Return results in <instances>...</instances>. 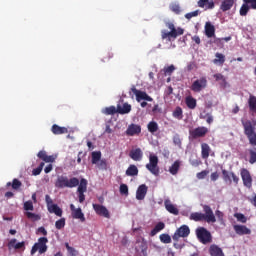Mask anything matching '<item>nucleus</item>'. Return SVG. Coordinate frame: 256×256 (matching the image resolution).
Segmentation results:
<instances>
[{
  "label": "nucleus",
  "mask_w": 256,
  "mask_h": 256,
  "mask_svg": "<svg viewBox=\"0 0 256 256\" xmlns=\"http://www.w3.org/2000/svg\"><path fill=\"white\" fill-rule=\"evenodd\" d=\"M204 214L201 212H193L190 214L189 219L190 221H206V223H217V218H215V214L213 213V209L211 206L204 205L203 206Z\"/></svg>",
  "instance_id": "f257e3e1"
},
{
  "label": "nucleus",
  "mask_w": 256,
  "mask_h": 256,
  "mask_svg": "<svg viewBox=\"0 0 256 256\" xmlns=\"http://www.w3.org/2000/svg\"><path fill=\"white\" fill-rule=\"evenodd\" d=\"M165 25L167 29H169V31H167L166 29L161 30V39L163 41H175V39L185 33V29L181 27L176 28L173 22H166Z\"/></svg>",
  "instance_id": "f03ea898"
},
{
  "label": "nucleus",
  "mask_w": 256,
  "mask_h": 256,
  "mask_svg": "<svg viewBox=\"0 0 256 256\" xmlns=\"http://www.w3.org/2000/svg\"><path fill=\"white\" fill-rule=\"evenodd\" d=\"M243 129H244V135H246L249 145L252 147H256V128L255 125H253V122L251 120H241Z\"/></svg>",
  "instance_id": "7ed1b4c3"
},
{
  "label": "nucleus",
  "mask_w": 256,
  "mask_h": 256,
  "mask_svg": "<svg viewBox=\"0 0 256 256\" xmlns=\"http://www.w3.org/2000/svg\"><path fill=\"white\" fill-rule=\"evenodd\" d=\"M79 180L77 177L67 178V176H59L55 182V187L58 189H65L67 187L68 189H73L75 187H78Z\"/></svg>",
  "instance_id": "20e7f679"
},
{
  "label": "nucleus",
  "mask_w": 256,
  "mask_h": 256,
  "mask_svg": "<svg viewBox=\"0 0 256 256\" xmlns=\"http://www.w3.org/2000/svg\"><path fill=\"white\" fill-rule=\"evenodd\" d=\"M47 243H49V239L47 237H40L38 239V242H36L30 251L31 255H35L38 251L40 255H43V253H47Z\"/></svg>",
  "instance_id": "39448f33"
},
{
  "label": "nucleus",
  "mask_w": 256,
  "mask_h": 256,
  "mask_svg": "<svg viewBox=\"0 0 256 256\" xmlns=\"http://www.w3.org/2000/svg\"><path fill=\"white\" fill-rule=\"evenodd\" d=\"M196 237L203 245H207L213 241L211 232H209V230H207L205 227H198L196 229Z\"/></svg>",
  "instance_id": "423d86ee"
},
{
  "label": "nucleus",
  "mask_w": 256,
  "mask_h": 256,
  "mask_svg": "<svg viewBox=\"0 0 256 256\" xmlns=\"http://www.w3.org/2000/svg\"><path fill=\"white\" fill-rule=\"evenodd\" d=\"M146 169L150 171L152 175H155V177H159V157H157V155L150 154Z\"/></svg>",
  "instance_id": "0eeeda50"
},
{
  "label": "nucleus",
  "mask_w": 256,
  "mask_h": 256,
  "mask_svg": "<svg viewBox=\"0 0 256 256\" xmlns=\"http://www.w3.org/2000/svg\"><path fill=\"white\" fill-rule=\"evenodd\" d=\"M190 89L194 93H201L203 89H207V78L203 76L200 79L195 80Z\"/></svg>",
  "instance_id": "6e6552de"
},
{
  "label": "nucleus",
  "mask_w": 256,
  "mask_h": 256,
  "mask_svg": "<svg viewBox=\"0 0 256 256\" xmlns=\"http://www.w3.org/2000/svg\"><path fill=\"white\" fill-rule=\"evenodd\" d=\"M132 93L136 96V101L141 103L142 101H149L152 102L153 98L147 94L145 91L138 90L135 86L131 87Z\"/></svg>",
  "instance_id": "1a4fd4ad"
},
{
  "label": "nucleus",
  "mask_w": 256,
  "mask_h": 256,
  "mask_svg": "<svg viewBox=\"0 0 256 256\" xmlns=\"http://www.w3.org/2000/svg\"><path fill=\"white\" fill-rule=\"evenodd\" d=\"M222 179L225 183H235V185H239V178L235 172H229L228 170L222 169Z\"/></svg>",
  "instance_id": "9d476101"
},
{
  "label": "nucleus",
  "mask_w": 256,
  "mask_h": 256,
  "mask_svg": "<svg viewBox=\"0 0 256 256\" xmlns=\"http://www.w3.org/2000/svg\"><path fill=\"white\" fill-rule=\"evenodd\" d=\"M191 233V230L189 229V226L182 225L180 228H178L174 235L172 236L173 241H179V239L189 237V234Z\"/></svg>",
  "instance_id": "9b49d317"
},
{
  "label": "nucleus",
  "mask_w": 256,
  "mask_h": 256,
  "mask_svg": "<svg viewBox=\"0 0 256 256\" xmlns=\"http://www.w3.org/2000/svg\"><path fill=\"white\" fill-rule=\"evenodd\" d=\"M79 203L85 201V193H87V179L82 178L77 188Z\"/></svg>",
  "instance_id": "f8f14e48"
},
{
  "label": "nucleus",
  "mask_w": 256,
  "mask_h": 256,
  "mask_svg": "<svg viewBox=\"0 0 256 256\" xmlns=\"http://www.w3.org/2000/svg\"><path fill=\"white\" fill-rule=\"evenodd\" d=\"M240 175H241L244 187H247V189H251V187H253V178L251 177V173L249 172V170L243 168L240 171Z\"/></svg>",
  "instance_id": "ddd939ff"
},
{
  "label": "nucleus",
  "mask_w": 256,
  "mask_h": 256,
  "mask_svg": "<svg viewBox=\"0 0 256 256\" xmlns=\"http://www.w3.org/2000/svg\"><path fill=\"white\" fill-rule=\"evenodd\" d=\"M70 210L73 219H79L81 223H85V214L81 208H75L74 204H70Z\"/></svg>",
  "instance_id": "4468645a"
},
{
  "label": "nucleus",
  "mask_w": 256,
  "mask_h": 256,
  "mask_svg": "<svg viewBox=\"0 0 256 256\" xmlns=\"http://www.w3.org/2000/svg\"><path fill=\"white\" fill-rule=\"evenodd\" d=\"M209 133V129L205 126L197 127L190 132L193 139H199V137H205Z\"/></svg>",
  "instance_id": "2eb2a0df"
},
{
  "label": "nucleus",
  "mask_w": 256,
  "mask_h": 256,
  "mask_svg": "<svg viewBox=\"0 0 256 256\" xmlns=\"http://www.w3.org/2000/svg\"><path fill=\"white\" fill-rule=\"evenodd\" d=\"M93 209L97 213V215L105 217L106 219H110L111 214H109V210H107V207L100 204H93Z\"/></svg>",
  "instance_id": "dca6fc26"
},
{
  "label": "nucleus",
  "mask_w": 256,
  "mask_h": 256,
  "mask_svg": "<svg viewBox=\"0 0 256 256\" xmlns=\"http://www.w3.org/2000/svg\"><path fill=\"white\" fill-rule=\"evenodd\" d=\"M141 134V125L139 124H130L126 130V135L128 137H135V135Z\"/></svg>",
  "instance_id": "f3484780"
},
{
  "label": "nucleus",
  "mask_w": 256,
  "mask_h": 256,
  "mask_svg": "<svg viewBox=\"0 0 256 256\" xmlns=\"http://www.w3.org/2000/svg\"><path fill=\"white\" fill-rule=\"evenodd\" d=\"M233 229H234L236 235H240V236L251 235V229H249L245 225L236 224L233 226Z\"/></svg>",
  "instance_id": "a211bd4d"
},
{
  "label": "nucleus",
  "mask_w": 256,
  "mask_h": 256,
  "mask_svg": "<svg viewBox=\"0 0 256 256\" xmlns=\"http://www.w3.org/2000/svg\"><path fill=\"white\" fill-rule=\"evenodd\" d=\"M164 207L168 213H171V215H179V208L171 203V200L166 199L164 201Z\"/></svg>",
  "instance_id": "6ab92c4d"
},
{
  "label": "nucleus",
  "mask_w": 256,
  "mask_h": 256,
  "mask_svg": "<svg viewBox=\"0 0 256 256\" xmlns=\"http://www.w3.org/2000/svg\"><path fill=\"white\" fill-rule=\"evenodd\" d=\"M37 157L44 161V163H55V156L47 155V152L45 150L39 151Z\"/></svg>",
  "instance_id": "aec40b11"
},
{
  "label": "nucleus",
  "mask_w": 256,
  "mask_h": 256,
  "mask_svg": "<svg viewBox=\"0 0 256 256\" xmlns=\"http://www.w3.org/2000/svg\"><path fill=\"white\" fill-rule=\"evenodd\" d=\"M147 185L142 184L138 187L137 191H136V199L138 201H143V199H145L146 195H147Z\"/></svg>",
  "instance_id": "412c9836"
},
{
  "label": "nucleus",
  "mask_w": 256,
  "mask_h": 256,
  "mask_svg": "<svg viewBox=\"0 0 256 256\" xmlns=\"http://www.w3.org/2000/svg\"><path fill=\"white\" fill-rule=\"evenodd\" d=\"M198 7L205 9V11L215 9V2L213 0H199Z\"/></svg>",
  "instance_id": "4be33fe9"
},
{
  "label": "nucleus",
  "mask_w": 256,
  "mask_h": 256,
  "mask_svg": "<svg viewBox=\"0 0 256 256\" xmlns=\"http://www.w3.org/2000/svg\"><path fill=\"white\" fill-rule=\"evenodd\" d=\"M129 157L132 158L133 161H141L143 159V151L141 148L132 149L129 153Z\"/></svg>",
  "instance_id": "5701e85b"
},
{
  "label": "nucleus",
  "mask_w": 256,
  "mask_h": 256,
  "mask_svg": "<svg viewBox=\"0 0 256 256\" xmlns=\"http://www.w3.org/2000/svg\"><path fill=\"white\" fill-rule=\"evenodd\" d=\"M205 35L208 39L215 37V26L211 22H206L204 26Z\"/></svg>",
  "instance_id": "b1692460"
},
{
  "label": "nucleus",
  "mask_w": 256,
  "mask_h": 256,
  "mask_svg": "<svg viewBox=\"0 0 256 256\" xmlns=\"http://www.w3.org/2000/svg\"><path fill=\"white\" fill-rule=\"evenodd\" d=\"M209 254L211 256H225V253H223V249H221V247H219L217 244L210 245Z\"/></svg>",
  "instance_id": "393cba45"
},
{
  "label": "nucleus",
  "mask_w": 256,
  "mask_h": 256,
  "mask_svg": "<svg viewBox=\"0 0 256 256\" xmlns=\"http://www.w3.org/2000/svg\"><path fill=\"white\" fill-rule=\"evenodd\" d=\"M51 131L53 135H65L69 133V130L67 129V127H61L57 124L52 125Z\"/></svg>",
  "instance_id": "a878e982"
},
{
  "label": "nucleus",
  "mask_w": 256,
  "mask_h": 256,
  "mask_svg": "<svg viewBox=\"0 0 256 256\" xmlns=\"http://www.w3.org/2000/svg\"><path fill=\"white\" fill-rule=\"evenodd\" d=\"M8 248L9 249H25V241L17 243V239H15V238L11 239L8 242Z\"/></svg>",
  "instance_id": "bb28decb"
},
{
  "label": "nucleus",
  "mask_w": 256,
  "mask_h": 256,
  "mask_svg": "<svg viewBox=\"0 0 256 256\" xmlns=\"http://www.w3.org/2000/svg\"><path fill=\"white\" fill-rule=\"evenodd\" d=\"M50 213H54L57 217H63V209L57 204H52L47 208Z\"/></svg>",
  "instance_id": "cd10ccee"
},
{
  "label": "nucleus",
  "mask_w": 256,
  "mask_h": 256,
  "mask_svg": "<svg viewBox=\"0 0 256 256\" xmlns=\"http://www.w3.org/2000/svg\"><path fill=\"white\" fill-rule=\"evenodd\" d=\"M233 5H235V0H223L220 9L225 13L226 11H230Z\"/></svg>",
  "instance_id": "c85d7f7f"
},
{
  "label": "nucleus",
  "mask_w": 256,
  "mask_h": 256,
  "mask_svg": "<svg viewBox=\"0 0 256 256\" xmlns=\"http://www.w3.org/2000/svg\"><path fill=\"white\" fill-rule=\"evenodd\" d=\"M211 153V147L207 143L201 144V157L202 159H209Z\"/></svg>",
  "instance_id": "c756f323"
},
{
  "label": "nucleus",
  "mask_w": 256,
  "mask_h": 256,
  "mask_svg": "<svg viewBox=\"0 0 256 256\" xmlns=\"http://www.w3.org/2000/svg\"><path fill=\"white\" fill-rule=\"evenodd\" d=\"M117 111L120 115H127V113H131V104L124 103L123 106L117 105Z\"/></svg>",
  "instance_id": "7c9ffc66"
},
{
  "label": "nucleus",
  "mask_w": 256,
  "mask_h": 256,
  "mask_svg": "<svg viewBox=\"0 0 256 256\" xmlns=\"http://www.w3.org/2000/svg\"><path fill=\"white\" fill-rule=\"evenodd\" d=\"M127 177H137L139 175V168L135 164H131L126 170Z\"/></svg>",
  "instance_id": "2f4dec72"
},
{
  "label": "nucleus",
  "mask_w": 256,
  "mask_h": 256,
  "mask_svg": "<svg viewBox=\"0 0 256 256\" xmlns=\"http://www.w3.org/2000/svg\"><path fill=\"white\" fill-rule=\"evenodd\" d=\"M181 168V161L176 160L169 168V173L171 175H177L179 173V169Z\"/></svg>",
  "instance_id": "473e14b6"
},
{
  "label": "nucleus",
  "mask_w": 256,
  "mask_h": 256,
  "mask_svg": "<svg viewBox=\"0 0 256 256\" xmlns=\"http://www.w3.org/2000/svg\"><path fill=\"white\" fill-rule=\"evenodd\" d=\"M251 11V8L249 7L248 4L243 2V4L240 7L239 14L241 17H247V14Z\"/></svg>",
  "instance_id": "72a5a7b5"
},
{
  "label": "nucleus",
  "mask_w": 256,
  "mask_h": 256,
  "mask_svg": "<svg viewBox=\"0 0 256 256\" xmlns=\"http://www.w3.org/2000/svg\"><path fill=\"white\" fill-rule=\"evenodd\" d=\"M163 229H165V223L163 222L157 223L154 229H152L150 232L151 237H155V234L159 233V231H163Z\"/></svg>",
  "instance_id": "f704fd0d"
},
{
  "label": "nucleus",
  "mask_w": 256,
  "mask_h": 256,
  "mask_svg": "<svg viewBox=\"0 0 256 256\" xmlns=\"http://www.w3.org/2000/svg\"><path fill=\"white\" fill-rule=\"evenodd\" d=\"M186 105L188 109H195L197 107V100L192 96L186 97Z\"/></svg>",
  "instance_id": "c9c22d12"
},
{
  "label": "nucleus",
  "mask_w": 256,
  "mask_h": 256,
  "mask_svg": "<svg viewBox=\"0 0 256 256\" xmlns=\"http://www.w3.org/2000/svg\"><path fill=\"white\" fill-rule=\"evenodd\" d=\"M147 129L149 133H157V131H159V124H157L155 121H151L148 123Z\"/></svg>",
  "instance_id": "e433bc0d"
},
{
  "label": "nucleus",
  "mask_w": 256,
  "mask_h": 256,
  "mask_svg": "<svg viewBox=\"0 0 256 256\" xmlns=\"http://www.w3.org/2000/svg\"><path fill=\"white\" fill-rule=\"evenodd\" d=\"M249 109L252 113H256V97L250 96L248 100Z\"/></svg>",
  "instance_id": "4c0bfd02"
},
{
  "label": "nucleus",
  "mask_w": 256,
  "mask_h": 256,
  "mask_svg": "<svg viewBox=\"0 0 256 256\" xmlns=\"http://www.w3.org/2000/svg\"><path fill=\"white\" fill-rule=\"evenodd\" d=\"M249 164L254 165L256 163V148L249 149Z\"/></svg>",
  "instance_id": "58836bf2"
},
{
  "label": "nucleus",
  "mask_w": 256,
  "mask_h": 256,
  "mask_svg": "<svg viewBox=\"0 0 256 256\" xmlns=\"http://www.w3.org/2000/svg\"><path fill=\"white\" fill-rule=\"evenodd\" d=\"M102 113L104 115H115V113H118L117 108L115 106L106 107Z\"/></svg>",
  "instance_id": "ea45409f"
},
{
  "label": "nucleus",
  "mask_w": 256,
  "mask_h": 256,
  "mask_svg": "<svg viewBox=\"0 0 256 256\" xmlns=\"http://www.w3.org/2000/svg\"><path fill=\"white\" fill-rule=\"evenodd\" d=\"M165 77L169 76L170 75H173V72L175 71V65H170V66H167V67H164V69L162 70Z\"/></svg>",
  "instance_id": "a19ab883"
},
{
  "label": "nucleus",
  "mask_w": 256,
  "mask_h": 256,
  "mask_svg": "<svg viewBox=\"0 0 256 256\" xmlns=\"http://www.w3.org/2000/svg\"><path fill=\"white\" fill-rule=\"evenodd\" d=\"M173 117L178 120L183 119V109L181 107H176L173 112Z\"/></svg>",
  "instance_id": "79ce46f5"
},
{
  "label": "nucleus",
  "mask_w": 256,
  "mask_h": 256,
  "mask_svg": "<svg viewBox=\"0 0 256 256\" xmlns=\"http://www.w3.org/2000/svg\"><path fill=\"white\" fill-rule=\"evenodd\" d=\"M11 185H12V189L17 190V189H20V187H21L23 184L21 183V181H19V179L15 178V179H13L12 184H11V182H8V183H7V186H8V187L11 186Z\"/></svg>",
  "instance_id": "37998d69"
},
{
  "label": "nucleus",
  "mask_w": 256,
  "mask_h": 256,
  "mask_svg": "<svg viewBox=\"0 0 256 256\" xmlns=\"http://www.w3.org/2000/svg\"><path fill=\"white\" fill-rule=\"evenodd\" d=\"M101 161V152H92V164L97 165Z\"/></svg>",
  "instance_id": "c03bdc74"
},
{
  "label": "nucleus",
  "mask_w": 256,
  "mask_h": 256,
  "mask_svg": "<svg viewBox=\"0 0 256 256\" xmlns=\"http://www.w3.org/2000/svg\"><path fill=\"white\" fill-rule=\"evenodd\" d=\"M26 217L31 219V221H41V215L35 214L33 212H26Z\"/></svg>",
  "instance_id": "a18cd8bd"
},
{
  "label": "nucleus",
  "mask_w": 256,
  "mask_h": 256,
  "mask_svg": "<svg viewBox=\"0 0 256 256\" xmlns=\"http://www.w3.org/2000/svg\"><path fill=\"white\" fill-rule=\"evenodd\" d=\"M216 59H214V63H220V65H223L225 63V55L217 52L215 54Z\"/></svg>",
  "instance_id": "49530a36"
},
{
  "label": "nucleus",
  "mask_w": 256,
  "mask_h": 256,
  "mask_svg": "<svg viewBox=\"0 0 256 256\" xmlns=\"http://www.w3.org/2000/svg\"><path fill=\"white\" fill-rule=\"evenodd\" d=\"M159 238L161 243H165V244L171 243V236L169 234H161Z\"/></svg>",
  "instance_id": "de8ad7c7"
},
{
  "label": "nucleus",
  "mask_w": 256,
  "mask_h": 256,
  "mask_svg": "<svg viewBox=\"0 0 256 256\" xmlns=\"http://www.w3.org/2000/svg\"><path fill=\"white\" fill-rule=\"evenodd\" d=\"M65 247L69 253L70 256H77L79 255V252L76 251L75 248L69 246V243H65Z\"/></svg>",
  "instance_id": "09e8293b"
},
{
  "label": "nucleus",
  "mask_w": 256,
  "mask_h": 256,
  "mask_svg": "<svg viewBox=\"0 0 256 256\" xmlns=\"http://www.w3.org/2000/svg\"><path fill=\"white\" fill-rule=\"evenodd\" d=\"M234 217L239 221V223H247V217L242 213H235Z\"/></svg>",
  "instance_id": "8fccbe9b"
},
{
  "label": "nucleus",
  "mask_w": 256,
  "mask_h": 256,
  "mask_svg": "<svg viewBox=\"0 0 256 256\" xmlns=\"http://www.w3.org/2000/svg\"><path fill=\"white\" fill-rule=\"evenodd\" d=\"M45 167V162H41L39 166L32 171V175H41V171H43V168Z\"/></svg>",
  "instance_id": "3c124183"
},
{
  "label": "nucleus",
  "mask_w": 256,
  "mask_h": 256,
  "mask_svg": "<svg viewBox=\"0 0 256 256\" xmlns=\"http://www.w3.org/2000/svg\"><path fill=\"white\" fill-rule=\"evenodd\" d=\"M55 227L58 230H61L65 227V218H60L55 222Z\"/></svg>",
  "instance_id": "603ef678"
},
{
  "label": "nucleus",
  "mask_w": 256,
  "mask_h": 256,
  "mask_svg": "<svg viewBox=\"0 0 256 256\" xmlns=\"http://www.w3.org/2000/svg\"><path fill=\"white\" fill-rule=\"evenodd\" d=\"M96 165L98 169H101L102 171L107 170V160L105 159L100 160L99 162H97Z\"/></svg>",
  "instance_id": "864d4df0"
},
{
  "label": "nucleus",
  "mask_w": 256,
  "mask_h": 256,
  "mask_svg": "<svg viewBox=\"0 0 256 256\" xmlns=\"http://www.w3.org/2000/svg\"><path fill=\"white\" fill-rule=\"evenodd\" d=\"M120 194L125 195L126 197L129 195V186H127V184L120 185Z\"/></svg>",
  "instance_id": "5fc2aeb1"
},
{
  "label": "nucleus",
  "mask_w": 256,
  "mask_h": 256,
  "mask_svg": "<svg viewBox=\"0 0 256 256\" xmlns=\"http://www.w3.org/2000/svg\"><path fill=\"white\" fill-rule=\"evenodd\" d=\"M243 3H245L246 5H249V7L251 9H253L254 11H256V0H242Z\"/></svg>",
  "instance_id": "6e6d98bb"
},
{
  "label": "nucleus",
  "mask_w": 256,
  "mask_h": 256,
  "mask_svg": "<svg viewBox=\"0 0 256 256\" xmlns=\"http://www.w3.org/2000/svg\"><path fill=\"white\" fill-rule=\"evenodd\" d=\"M34 207H33V201L28 200L24 203V210L25 211H33Z\"/></svg>",
  "instance_id": "4d7b16f0"
},
{
  "label": "nucleus",
  "mask_w": 256,
  "mask_h": 256,
  "mask_svg": "<svg viewBox=\"0 0 256 256\" xmlns=\"http://www.w3.org/2000/svg\"><path fill=\"white\" fill-rule=\"evenodd\" d=\"M209 175V170H203L196 174L197 179H205Z\"/></svg>",
  "instance_id": "13d9d810"
},
{
  "label": "nucleus",
  "mask_w": 256,
  "mask_h": 256,
  "mask_svg": "<svg viewBox=\"0 0 256 256\" xmlns=\"http://www.w3.org/2000/svg\"><path fill=\"white\" fill-rule=\"evenodd\" d=\"M173 143L174 145H177V147H181V136L179 134H176L173 136Z\"/></svg>",
  "instance_id": "bf43d9fd"
},
{
  "label": "nucleus",
  "mask_w": 256,
  "mask_h": 256,
  "mask_svg": "<svg viewBox=\"0 0 256 256\" xmlns=\"http://www.w3.org/2000/svg\"><path fill=\"white\" fill-rule=\"evenodd\" d=\"M198 15H199V10H196V11L185 14V18L189 20V19H193V17H197Z\"/></svg>",
  "instance_id": "052dcab7"
},
{
  "label": "nucleus",
  "mask_w": 256,
  "mask_h": 256,
  "mask_svg": "<svg viewBox=\"0 0 256 256\" xmlns=\"http://www.w3.org/2000/svg\"><path fill=\"white\" fill-rule=\"evenodd\" d=\"M171 11H173V13H176V15H179L181 13V6H179V4H173L171 6Z\"/></svg>",
  "instance_id": "680f3d73"
},
{
  "label": "nucleus",
  "mask_w": 256,
  "mask_h": 256,
  "mask_svg": "<svg viewBox=\"0 0 256 256\" xmlns=\"http://www.w3.org/2000/svg\"><path fill=\"white\" fill-rule=\"evenodd\" d=\"M200 119H206L208 125H211V123H213V117L211 116V114H206L205 116L200 115Z\"/></svg>",
  "instance_id": "e2e57ef3"
},
{
  "label": "nucleus",
  "mask_w": 256,
  "mask_h": 256,
  "mask_svg": "<svg viewBox=\"0 0 256 256\" xmlns=\"http://www.w3.org/2000/svg\"><path fill=\"white\" fill-rule=\"evenodd\" d=\"M45 201H46V204H47V209H48V207H51V205H54L53 204V199H51V196H49L48 194L45 196Z\"/></svg>",
  "instance_id": "0e129e2a"
},
{
  "label": "nucleus",
  "mask_w": 256,
  "mask_h": 256,
  "mask_svg": "<svg viewBox=\"0 0 256 256\" xmlns=\"http://www.w3.org/2000/svg\"><path fill=\"white\" fill-rule=\"evenodd\" d=\"M192 41L196 43V45H201V38L198 35L192 36Z\"/></svg>",
  "instance_id": "69168bd1"
},
{
  "label": "nucleus",
  "mask_w": 256,
  "mask_h": 256,
  "mask_svg": "<svg viewBox=\"0 0 256 256\" xmlns=\"http://www.w3.org/2000/svg\"><path fill=\"white\" fill-rule=\"evenodd\" d=\"M210 179H211V181H217V179H219V173L218 172H213L210 175Z\"/></svg>",
  "instance_id": "338daca9"
},
{
  "label": "nucleus",
  "mask_w": 256,
  "mask_h": 256,
  "mask_svg": "<svg viewBox=\"0 0 256 256\" xmlns=\"http://www.w3.org/2000/svg\"><path fill=\"white\" fill-rule=\"evenodd\" d=\"M215 215L219 219V221H223V212H221V210H216Z\"/></svg>",
  "instance_id": "774afa93"
}]
</instances>
